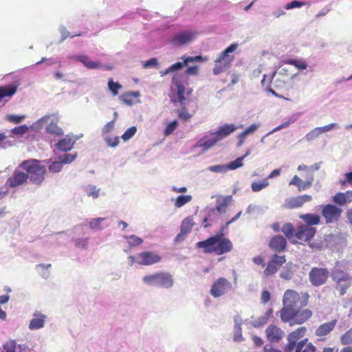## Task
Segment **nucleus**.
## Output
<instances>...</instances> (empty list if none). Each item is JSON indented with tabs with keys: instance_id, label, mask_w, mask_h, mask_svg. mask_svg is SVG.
I'll return each mask as SVG.
<instances>
[{
	"instance_id": "nucleus-1",
	"label": "nucleus",
	"mask_w": 352,
	"mask_h": 352,
	"mask_svg": "<svg viewBox=\"0 0 352 352\" xmlns=\"http://www.w3.org/2000/svg\"><path fill=\"white\" fill-rule=\"evenodd\" d=\"M196 245L198 248H203L206 254L214 253L218 256L228 253L233 249L232 241L222 232L197 242Z\"/></svg>"
},
{
	"instance_id": "nucleus-2",
	"label": "nucleus",
	"mask_w": 352,
	"mask_h": 352,
	"mask_svg": "<svg viewBox=\"0 0 352 352\" xmlns=\"http://www.w3.org/2000/svg\"><path fill=\"white\" fill-rule=\"evenodd\" d=\"M281 231L293 244L309 242L316 234V229L305 224H300L296 228L291 223H285Z\"/></svg>"
},
{
	"instance_id": "nucleus-3",
	"label": "nucleus",
	"mask_w": 352,
	"mask_h": 352,
	"mask_svg": "<svg viewBox=\"0 0 352 352\" xmlns=\"http://www.w3.org/2000/svg\"><path fill=\"white\" fill-rule=\"evenodd\" d=\"M309 298V296L307 293L302 294L300 296L297 292L293 289H287L283 296V307L280 310V315L287 317L289 316L291 311L296 307H305L308 303Z\"/></svg>"
},
{
	"instance_id": "nucleus-4",
	"label": "nucleus",
	"mask_w": 352,
	"mask_h": 352,
	"mask_svg": "<svg viewBox=\"0 0 352 352\" xmlns=\"http://www.w3.org/2000/svg\"><path fill=\"white\" fill-rule=\"evenodd\" d=\"M19 167L25 170L28 180L30 179L32 184L41 185L44 181L47 169L39 160H24L19 164Z\"/></svg>"
},
{
	"instance_id": "nucleus-5",
	"label": "nucleus",
	"mask_w": 352,
	"mask_h": 352,
	"mask_svg": "<svg viewBox=\"0 0 352 352\" xmlns=\"http://www.w3.org/2000/svg\"><path fill=\"white\" fill-rule=\"evenodd\" d=\"M173 87L170 89V100L173 103L180 102L183 104L186 100V96L190 95L192 90L186 87L187 81L184 76L180 74H175L172 77Z\"/></svg>"
},
{
	"instance_id": "nucleus-6",
	"label": "nucleus",
	"mask_w": 352,
	"mask_h": 352,
	"mask_svg": "<svg viewBox=\"0 0 352 352\" xmlns=\"http://www.w3.org/2000/svg\"><path fill=\"white\" fill-rule=\"evenodd\" d=\"M238 47L237 43H232L223 50L215 60V65L213 68V74L219 75L227 70L231 65L234 59L233 53Z\"/></svg>"
},
{
	"instance_id": "nucleus-7",
	"label": "nucleus",
	"mask_w": 352,
	"mask_h": 352,
	"mask_svg": "<svg viewBox=\"0 0 352 352\" xmlns=\"http://www.w3.org/2000/svg\"><path fill=\"white\" fill-rule=\"evenodd\" d=\"M143 282L150 286H155L166 289L171 288L174 285V278L168 272H159L144 276Z\"/></svg>"
},
{
	"instance_id": "nucleus-8",
	"label": "nucleus",
	"mask_w": 352,
	"mask_h": 352,
	"mask_svg": "<svg viewBox=\"0 0 352 352\" xmlns=\"http://www.w3.org/2000/svg\"><path fill=\"white\" fill-rule=\"evenodd\" d=\"M331 276L336 284V289L341 296L344 295L347 289L352 286V276L342 270L338 264L332 270Z\"/></svg>"
},
{
	"instance_id": "nucleus-9",
	"label": "nucleus",
	"mask_w": 352,
	"mask_h": 352,
	"mask_svg": "<svg viewBox=\"0 0 352 352\" xmlns=\"http://www.w3.org/2000/svg\"><path fill=\"white\" fill-rule=\"evenodd\" d=\"M312 316V311L308 309H294L291 311L289 316L284 317L280 315L281 320L285 322H290L292 324H301L307 321Z\"/></svg>"
},
{
	"instance_id": "nucleus-10",
	"label": "nucleus",
	"mask_w": 352,
	"mask_h": 352,
	"mask_svg": "<svg viewBox=\"0 0 352 352\" xmlns=\"http://www.w3.org/2000/svg\"><path fill=\"white\" fill-rule=\"evenodd\" d=\"M232 287V283L228 279L219 277L212 285L210 293L213 297L218 298L225 295Z\"/></svg>"
},
{
	"instance_id": "nucleus-11",
	"label": "nucleus",
	"mask_w": 352,
	"mask_h": 352,
	"mask_svg": "<svg viewBox=\"0 0 352 352\" xmlns=\"http://www.w3.org/2000/svg\"><path fill=\"white\" fill-rule=\"evenodd\" d=\"M329 272L326 268L313 267L309 272V278L314 286H320L326 283Z\"/></svg>"
},
{
	"instance_id": "nucleus-12",
	"label": "nucleus",
	"mask_w": 352,
	"mask_h": 352,
	"mask_svg": "<svg viewBox=\"0 0 352 352\" xmlns=\"http://www.w3.org/2000/svg\"><path fill=\"white\" fill-rule=\"evenodd\" d=\"M307 328L305 327H300L292 331L287 335L288 343L285 346V352H292L296 349L298 342L302 339L306 334Z\"/></svg>"
},
{
	"instance_id": "nucleus-13",
	"label": "nucleus",
	"mask_w": 352,
	"mask_h": 352,
	"mask_svg": "<svg viewBox=\"0 0 352 352\" xmlns=\"http://www.w3.org/2000/svg\"><path fill=\"white\" fill-rule=\"evenodd\" d=\"M342 210L333 204L324 205L322 207L321 214L325 219L326 223L337 221L340 218Z\"/></svg>"
},
{
	"instance_id": "nucleus-14",
	"label": "nucleus",
	"mask_w": 352,
	"mask_h": 352,
	"mask_svg": "<svg viewBox=\"0 0 352 352\" xmlns=\"http://www.w3.org/2000/svg\"><path fill=\"white\" fill-rule=\"evenodd\" d=\"M162 257L154 251H144L137 255L136 263L140 265H152L160 263Z\"/></svg>"
},
{
	"instance_id": "nucleus-15",
	"label": "nucleus",
	"mask_w": 352,
	"mask_h": 352,
	"mask_svg": "<svg viewBox=\"0 0 352 352\" xmlns=\"http://www.w3.org/2000/svg\"><path fill=\"white\" fill-rule=\"evenodd\" d=\"M41 122L48 123L45 128V131L47 133L54 135L56 136H61L63 135V131L61 127L58 126V123L59 119L56 116H43L41 120Z\"/></svg>"
},
{
	"instance_id": "nucleus-16",
	"label": "nucleus",
	"mask_w": 352,
	"mask_h": 352,
	"mask_svg": "<svg viewBox=\"0 0 352 352\" xmlns=\"http://www.w3.org/2000/svg\"><path fill=\"white\" fill-rule=\"evenodd\" d=\"M285 262V256L274 254L263 271L265 276H270L274 275Z\"/></svg>"
},
{
	"instance_id": "nucleus-17",
	"label": "nucleus",
	"mask_w": 352,
	"mask_h": 352,
	"mask_svg": "<svg viewBox=\"0 0 352 352\" xmlns=\"http://www.w3.org/2000/svg\"><path fill=\"white\" fill-rule=\"evenodd\" d=\"M312 200V197L309 195H303L292 197L285 200L283 207L286 209H294L302 206L305 203Z\"/></svg>"
},
{
	"instance_id": "nucleus-18",
	"label": "nucleus",
	"mask_w": 352,
	"mask_h": 352,
	"mask_svg": "<svg viewBox=\"0 0 352 352\" xmlns=\"http://www.w3.org/2000/svg\"><path fill=\"white\" fill-rule=\"evenodd\" d=\"M28 178L25 172L16 170L13 172L12 175L8 178L6 184L12 188H16L18 186L27 184Z\"/></svg>"
},
{
	"instance_id": "nucleus-19",
	"label": "nucleus",
	"mask_w": 352,
	"mask_h": 352,
	"mask_svg": "<svg viewBox=\"0 0 352 352\" xmlns=\"http://www.w3.org/2000/svg\"><path fill=\"white\" fill-rule=\"evenodd\" d=\"M267 339L270 342H279L285 335L284 331L278 326L272 324L265 329Z\"/></svg>"
},
{
	"instance_id": "nucleus-20",
	"label": "nucleus",
	"mask_w": 352,
	"mask_h": 352,
	"mask_svg": "<svg viewBox=\"0 0 352 352\" xmlns=\"http://www.w3.org/2000/svg\"><path fill=\"white\" fill-rule=\"evenodd\" d=\"M194 225L192 216L186 217L182 222L180 232L176 236L175 241L177 242L183 241L184 236L191 232Z\"/></svg>"
},
{
	"instance_id": "nucleus-21",
	"label": "nucleus",
	"mask_w": 352,
	"mask_h": 352,
	"mask_svg": "<svg viewBox=\"0 0 352 352\" xmlns=\"http://www.w3.org/2000/svg\"><path fill=\"white\" fill-rule=\"evenodd\" d=\"M287 246L286 239L281 235L274 236L269 242L270 249L276 252H283Z\"/></svg>"
},
{
	"instance_id": "nucleus-22",
	"label": "nucleus",
	"mask_w": 352,
	"mask_h": 352,
	"mask_svg": "<svg viewBox=\"0 0 352 352\" xmlns=\"http://www.w3.org/2000/svg\"><path fill=\"white\" fill-rule=\"evenodd\" d=\"M313 182V177H309L304 182L298 176L294 175L292 180L289 182V185H294L297 186L298 190L300 192L309 188L312 186Z\"/></svg>"
},
{
	"instance_id": "nucleus-23",
	"label": "nucleus",
	"mask_w": 352,
	"mask_h": 352,
	"mask_svg": "<svg viewBox=\"0 0 352 352\" xmlns=\"http://www.w3.org/2000/svg\"><path fill=\"white\" fill-rule=\"evenodd\" d=\"M337 320L334 319L331 321L324 322L320 324L316 330V335L317 336H325L329 334L336 327Z\"/></svg>"
},
{
	"instance_id": "nucleus-24",
	"label": "nucleus",
	"mask_w": 352,
	"mask_h": 352,
	"mask_svg": "<svg viewBox=\"0 0 352 352\" xmlns=\"http://www.w3.org/2000/svg\"><path fill=\"white\" fill-rule=\"evenodd\" d=\"M237 129V127L233 124H224L221 126L219 130L214 133V135L217 137V138L219 140V141H221V140L226 138V137L229 136L231 133L234 132Z\"/></svg>"
},
{
	"instance_id": "nucleus-25",
	"label": "nucleus",
	"mask_w": 352,
	"mask_h": 352,
	"mask_svg": "<svg viewBox=\"0 0 352 352\" xmlns=\"http://www.w3.org/2000/svg\"><path fill=\"white\" fill-rule=\"evenodd\" d=\"M194 35L189 32H182L176 34L173 38V43L175 45L181 46L190 42Z\"/></svg>"
},
{
	"instance_id": "nucleus-26",
	"label": "nucleus",
	"mask_w": 352,
	"mask_h": 352,
	"mask_svg": "<svg viewBox=\"0 0 352 352\" xmlns=\"http://www.w3.org/2000/svg\"><path fill=\"white\" fill-rule=\"evenodd\" d=\"M219 141L214 135V133H212L210 137H204L201 138L197 143V147L204 148V150H208L214 146Z\"/></svg>"
},
{
	"instance_id": "nucleus-27",
	"label": "nucleus",
	"mask_w": 352,
	"mask_h": 352,
	"mask_svg": "<svg viewBox=\"0 0 352 352\" xmlns=\"http://www.w3.org/2000/svg\"><path fill=\"white\" fill-rule=\"evenodd\" d=\"M74 143L75 140L67 135L56 144V147L60 151H69L73 148Z\"/></svg>"
},
{
	"instance_id": "nucleus-28",
	"label": "nucleus",
	"mask_w": 352,
	"mask_h": 352,
	"mask_svg": "<svg viewBox=\"0 0 352 352\" xmlns=\"http://www.w3.org/2000/svg\"><path fill=\"white\" fill-rule=\"evenodd\" d=\"M333 201L340 206H343L352 201V190H348L345 192L336 193L333 197Z\"/></svg>"
},
{
	"instance_id": "nucleus-29",
	"label": "nucleus",
	"mask_w": 352,
	"mask_h": 352,
	"mask_svg": "<svg viewBox=\"0 0 352 352\" xmlns=\"http://www.w3.org/2000/svg\"><path fill=\"white\" fill-rule=\"evenodd\" d=\"M34 318L30 320L29 324V329L31 330H36L43 327L46 316L38 313L34 314Z\"/></svg>"
},
{
	"instance_id": "nucleus-30",
	"label": "nucleus",
	"mask_w": 352,
	"mask_h": 352,
	"mask_svg": "<svg viewBox=\"0 0 352 352\" xmlns=\"http://www.w3.org/2000/svg\"><path fill=\"white\" fill-rule=\"evenodd\" d=\"M278 75L279 76H281L282 78H276L274 83V87L276 89H278L281 87V84L285 83V78L289 79L292 78L294 77V75L292 74V72L289 70V68L287 67H282L280 68V71L278 72Z\"/></svg>"
},
{
	"instance_id": "nucleus-31",
	"label": "nucleus",
	"mask_w": 352,
	"mask_h": 352,
	"mask_svg": "<svg viewBox=\"0 0 352 352\" xmlns=\"http://www.w3.org/2000/svg\"><path fill=\"white\" fill-rule=\"evenodd\" d=\"M295 352H316V347L311 342H308L307 338L300 340L295 349Z\"/></svg>"
},
{
	"instance_id": "nucleus-32",
	"label": "nucleus",
	"mask_w": 352,
	"mask_h": 352,
	"mask_svg": "<svg viewBox=\"0 0 352 352\" xmlns=\"http://www.w3.org/2000/svg\"><path fill=\"white\" fill-rule=\"evenodd\" d=\"M183 61L182 62H177L172 65H170L169 67L166 69L164 71L160 72V75L162 76H166L169 73L175 72L177 70L182 69L184 66L187 65L188 63L186 62V60L185 58V56H182L181 58Z\"/></svg>"
},
{
	"instance_id": "nucleus-33",
	"label": "nucleus",
	"mask_w": 352,
	"mask_h": 352,
	"mask_svg": "<svg viewBox=\"0 0 352 352\" xmlns=\"http://www.w3.org/2000/svg\"><path fill=\"white\" fill-rule=\"evenodd\" d=\"M300 218L301 219H302L306 223L305 225L309 226L311 227H312V226L318 225L320 222V218L319 215L316 214L308 213V214H301V215H300Z\"/></svg>"
},
{
	"instance_id": "nucleus-34",
	"label": "nucleus",
	"mask_w": 352,
	"mask_h": 352,
	"mask_svg": "<svg viewBox=\"0 0 352 352\" xmlns=\"http://www.w3.org/2000/svg\"><path fill=\"white\" fill-rule=\"evenodd\" d=\"M16 91V87L13 85L0 87V100L6 97L11 98Z\"/></svg>"
},
{
	"instance_id": "nucleus-35",
	"label": "nucleus",
	"mask_w": 352,
	"mask_h": 352,
	"mask_svg": "<svg viewBox=\"0 0 352 352\" xmlns=\"http://www.w3.org/2000/svg\"><path fill=\"white\" fill-rule=\"evenodd\" d=\"M232 195H228L222 197L221 199H218L216 206V210L220 213L225 212L226 208L232 202Z\"/></svg>"
},
{
	"instance_id": "nucleus-36",
	"label": "nucleus",
	"mask_w": 352,
	"mask_h": 352,
	"mask_svg": "<svg viewBox=\"0 0 352 352\" xmlns=\"http://www.w3.org/2000/svg\"><path fill=\"white\" fill-rule=\"evenodd\" d=\"M78 60L88 69H97L102 66L100 62H94L87 56H78Z\"/></svg>"
},
{
	"instance_id": "nucleus-37",
	"label": "nucleus",
	"mask_w": 352,
	"mask_h": 352,
	"mask_svg": "<svg viewBox=\"0 0 352 352\" xmlns=\"http://www.w3.org/2000/svg\"><path fill=\"white\" fill-rule=\"evenodd\" d=\"M283 64H288L295 66L298 69H305L307 67V64L305 60H293V59H284L281 61Z\"/></svg>"
},
{
	"instance_id": "nucleus-38",
	"label": "nucleus",
	"mask_w": 352,
	"mask_h": 352,
	"mask_svg": "<svg viewBox=\"0 0 352 352\" xmlns=\"http://www.w3.org/2000/svg\"><path fill=\"white\" fill-rule=\"evenodd\" d=\"M191 200V195H179L175 199V206L177 208H181Z\"/></svg>"
},
{
	"instance_id": "nucleus-39",
	"label": "nucleus",
	"mask_w": 352,
	"mask_h": 352,
	"mask_svg": "<svg viewBox=\"0 0 352 352\" xmlns=\"http://www.w3.org/2000/svg\"><path fill=\"white\" fill-rule=\"evenodd\" d=\"M108 88L115 96L118 94L119 90L122 88V85L118 82H114L113 78H110L108 81Z\"/></svg>"
},
{
	"instance_id": "nucleus-40",
	"label": "nucleus",
	"mask_w": 352,
	"mask_h": 352,
	"mask_svg": "<svg viewBox=\"0 0 352 352\" xmlns=\"http://www.w3.org/2000/svg\"><path fill=\"white\" fill-rule=\"evenodd\" d=\"M340 342L343 345L352 344V327L341 336Z\"/></svg>"
},
{
	"instance_id": "nucleus-41",
	"label": "nucleus",
	"mask_w": 352,
	"mask_h": 352,
	"mask_svg": "<svg viewBox=\"0 0 352 352\" xmlns=\"http://www.w3.org/2000/svg\"><path fill=\"white\" fill-rule=\"evenodd\" d=\"M268 185H269V182L267 181V179H265L262 182H252L251 187H252V191L258 192V191L261 190L262 189L268 186Z\"/></svg>"
},
{
	"instance_id": "nucleus-42",
	"label": "nucleus",
	"mask_w": 352,
	"mask_h": 352,
	"mask_svg": "<svg viewBox=\"0 0 352 352\" xmlns=\"http://www.w3.org/2000/svg\"><path fill=\"white\" fill-rule=\"evenodd\" d=\"M124 238L128 241L130 246L140 245L143 243L142 239L133 234L125 236Z\"/></svg>"
},
{
	"instance_id": "nucleus-43",
	"label": "nucleus",
	"mask_w": 352,
	"mask_h": 352,
	"mask_svg": "<svg viewBox=\"0 0 352 352\" xmlns=\"http://www.w3.org/2000/svg\"><path fill=\"white\" fill-rule=\"evenodd\" d=\"M178 126V122L177 120H173L169 123H168L167 126H166L164 131V136H168L171 135L174 131L176 130V129Z\"/></svg>"
},
{
	"instance_id": "nucleus-44",
	"label": "nucleus",
	"mask_w": 352,
	"mask_h": 352,
	"mask_svg": "<svg viewBox=\"0 0 352 352\" xmlns=\"http://www.w3.org/2000/svg\"><path fill=\"white\" fill-rule=\"evenodd\" d=\"M76 157V155H73L70 153L64 154L60 155L58 159L60 162L63 164H69L75 160Z\"/></svg>"
},
{
	"instance_id": "nucleus-45",
	"label": "nucleus",
	"mask_w": 352,
	"mask_h": 352,
	"mask_svg": "<svg viewBox=\"0 0 352 352\" xmlns=\"http://www.w3.org/2000/svg\"><path fill=\"white\" fill-rule=\"evenodd\" d=\"M139 94L135 92L126 93L122 96V100L129 105L133 104V97H138Z\"/></svg>"
},
{
	"instance_id": "nucleus-46",
	"label": "nucleus",
	"mask_w": 352,
	"mask_h": 352,
	"mask_svg": "<svg viewBox=\"0 0 352 352\" xmlns=\"http://www.w3.org/2000/svg\"><path fill=\"white\" fill-rule=\"evenodd\" d=\"M104 218H96L93 219L89 221V227L92 230H100L102 229V227L100 226V223L102 221H104Z\"/></svg>"
},
{
	"instance_id": "nucleus-47",
	"label": "nucleus",
	"mask_w": 352,
	"mask_h": 352,
	"mask_svg": "<svg viewBox=\"0 0 352 352\" xmlns=\"http://www.w3.org/2000/svg\"><path fill=\"white\" fill-rule=\"evenodd\" d=\"M25 118V116H16V115H7L6 119L7 121L14 123L19 124L21 123L23 119Z\"/></svg>"
},
{
	"instance_id": "nucleus-48",
	"label": "nucleus",
	"mask_w": 352,
	"mask_h": 352,
	"mask_svg": "<svg viewBox=\"0 0 352 352\" xmlns=\"http://www.w3.org/2000/svg\"><path fill=\"white\" fill-rule=\"evenodd\" d=\"M243 157H238L234 161L231 162L228 166L227 169L234 170L237 168L241 167L243 166Z\"/></svg>"
},
{
	"instance_id": "nucleus-49",
	"label": "nucleus",
	"mask_w": 352,
	"mask_h": 352,
	"mask_svg": "<svg viewBox=\"0 0 352 352\" xmlns=\"http://www.w3.org/2000/svg\"><path fill=\"white\" fill-rule=\"evenodd\" d=\"M62 168H63V164L60 162V160L53 162L49 166V170L52 173H58L62 170Z\"/></svg>"
},
{
	"instance_id": "nucleus-50",
	"label": "nucleus",
	"mask_w": 352,
	"mask_h": 352,
	"mask_svg": "<svg viewBox=\"0 0 352 352\" xmlns=\"http://www.w3.org/2000/svg\"><path fill=\"white\" fill-rule=\"evenodd\" d=\"M136 131H137L136 127L135 126H131V127H130V128H129L128 129L126 130V131L122 135V138L124 141H126V140H129L130 138H131L135 135Z\"/></svg>"
},
{
	"instance_id": "nucleus-51",
	"label": "nucleus",
	"mask_w": 352,
	"mask_h": 352,
	"mask_svg": "<svg viewBox=\"0 0 352 352\" xmlns=\"http://www.w3.org/2000/svg\"><path fill=\"white\" fill-rule=\"evenodd\" d=\"M28 131V127L26 125H21L16 127H14L12 129V133L14 135H23L27 133Z\"/></svg>"
},
{
	"instance_id": "nucleus-52",
	"label": "nucleus",
	"mask_w": 352,
	"mask_h": 352,
	"mask_svg": "<svg viewBox=\"0 0 352 352\" xmlns=\"http://www.w3.org/2000/svg\"><path fill=\"white\" fill-rule=\"evenodd\" d=\"M305 5V2L299 1H292L290 3H288L285 5V8L287 10L293 9L295 8H300Z\"/></svg>"
},
{
	"instance_id": "nucleus-53",
	"label": "nucleus",
	"mask_w": 352,
	"mask_h": 352,
	"mask_svg": "<svg viewBox=\"0 0 352 352\" xmlns=\"http://www.w3.org/2000/svg\"><path fill=\"white\" fill-rule=\"evenodd\" d=\"M16 343L14 340H9L3 344V349L7 352H15Z\"/></svg>"
},
{
	"instance_id": "nucleus-54",
	"label": "nucleus",
	"mask_w": 352,
	"mask_h": 352,
	"mask_svg": "<svg viewBox=\"0 0 352 352\" xmlns=\"http://www.w3.org/2000/svg\"><path fill=\"white\" fill-rule=\"evenodd\" d=\"M76 246L86 249L88 245V239L87 238H79L75 240Z\"/></svg>"
},
{
	"instance_id": "nucleus-55",
	"label": "nucleus",
	"mask_w": 352,
	"mask_h": 352,
	"mask_svg": "<svg viewBox=\"0 0 352 352\" xmlns=\"http://www.w3.org/2000/svg\"><path fill=\"white\" fill-rule=\"evenodd\" d=\"M178 116L179 118L185 121L190 120L192 117V116L185 109H183L178 112Z\"/></svg>"
},
{
	"instance_id": "nucleus-56",
	"label": "nucleus",
	"mask_w": 352,
	"mask_h": 352,
	"mask_svg": "<svg viewBox=\"0 0 352 352\" xmlns=\"http://www.w3.org/2000/svg\"><path fill=\"white\" fill-rule=\"evenodd\" d=\"M106 142L109 146L116 147L118 145L120 140L118 137L108 138L106 139Z\"/></svg>"
},
{
	"instance_id": "nucleus-57",
	"label": "nucleus",
	"mask_w": 352,
	"mask_h": 352,
	"mask_svg": "<svg viewBox=\"0 0 352 352\" xmlns=\"http://www.w3.org/2000/svg\"><path fill=\"white\" fill-rule=\"evenodd\" d=\"M198 72H199V67L197 65H194V66L188 67L185 71V74L195 76L198 74Z\"/></svg>"
},
{
	"instance_id": "nucleus-58",
	"label": "nucleus",
	"mask_w": 352,
	"mask_h": 352,
	"mask_svg": "<svg viewBox=\"0 0 352 352\" xmlns=\"http://www.w3.org/2000/svg\"><path fill=\"white\" fill-rule=\"evenodd\" d=\"M158 65V60L156 58H152L148 60H146L144 64V68H149L152 67H155Z\"/></svg>"
},
{
	"instance_id": "nucleus-59",
	"label": "nucleus",
	"mask_w": 352,
	"mask_h": 352,
	"mask_svg": "<svg viewBox=\"0 0 352 352\" xmlns=\"http://www.w3.org/2000/svg\"><path fill=\"white\" fill-rule=\"evenodd\" d=\"M320 135V134L318 132V131L317 130V128H315L314 130H312L311 131H310L309 133H307L306 135V139L308 141H311V140H313L314 138H317L318 136H319Z\"/></svg>"
},
{
	"instance_id": "nucleus-60",
	"label": "nucleus",
	"mask_w": 352,
	"mask_h": 352,
	"mask_svg": "<svg viewBox=\"0 0 352 352\" xmlns=\"http://www.w3.org/2000/svg\"><path fill=\"white\" fill-rule=\"evenodd\" d=\"M336 124H328V125H326V126H322V127H316L317 128V130L318 131V132L320 133V134H322L323 133H325V132H327L330 130H331L332 129H333L335 126H336Z\"/></svg>"
},
{
	"instance_id": "nucleus-61",
	"label": "nucleus",
	"mask_w": 352,
	"mask_h": 352,
	"mask_svg": "<svg viewBox=\"0 0 352 352\" xmlns=\"http://www.w3.org/2000/svg\"><path fill=\"white\" fill-rule=\"evenodd\" d=\"M114 127V121L108 122L102 129V134L105 135L111 132Z\"/></svg>"
},
{
	"instance_id": "nucleus-62",
	"label": "nucleus",
	"mask_w": 352,
	"mask_h": 352,
	"mask_svg": "<svg viewBox=\"0 0 352 352\" xmlns=\"http://www.w3.org/2000/svg\"><path fill=\"white\" fill-rule=\"evenodd\" d=\"M259 126L258 124H252L250 126H248L243 132L248 135L249 134L253 133Z\"/></svg>"
},
{
	"instance_id": "nucleus-63",
	"label": "nucleus",
	"mask_w": 352,
	"mask_h": 352,
	"mask_svg": "<svg viewBox=\"0 0 352 352\" xmlns=\"http://www.w3.org/2000/svg\"><path fill=\"white\" fill-rule=\"evenodd\" d=\"M270 300V293L267 290H264L261 293V300L263 303H266Z\"/></svg>"
},
{
	"instance_id": "nucleus-64",
	"label": "nucleus",
	"mask_w": 352,
	"mask_h": 352,
	"mask_svg": "<svg viewBox=\"0 0 352 352\" xmlns=\"http://www.w3.org/2000/svg\"><path fill=\"white\" fill-rule=\"evenodd\" d=\"M346 180L340 181L342 185H345L346 183L352 184V172H349L345 174Z\"/></svg>"
}]
</instances>
